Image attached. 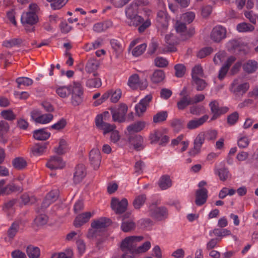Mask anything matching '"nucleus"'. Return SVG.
Wrapping results in <instances>:
<instances>
[{
    "instance_id": "13d9d810",
    "label": "nucleus",
    "mask_w": 258,
    "mask_h": 258,
    "mask_svg": "<svg viewBox=\"0 0 258 258\" xmlns=\"http://www.w3.org/2000/svg\"><path fill=\"white\" fill-rule=\"evenodd\" d=\"M167 117V113L166 111H161L158 112L153 117V121L154 122L157 123L164 121Z\"/></svg>"
},
{
    "instance_id": "0eeeda50",
    "label": "nucleus",
    "mask_w": 258,
    "mask_h": 258,
    "mask_svg": "<svg viewBox=\"0 0 258 258\" xmlns=\"http://www.w3.org/2000/svg\"><path fill=\"white\" fill-rule=\"evenodd\" d=\"M71 102L74 106L79 105L83 101V90L79 82H74L71 92Z\"/></svg>"
},
{
    "instance_id": "a18cd8bd",
    "label": "nucleus",
    "mask_w": 258,
    "mask_h": 258,
    "mask_svg": "<svg viewBox=\"0 0 258 258\" xmlns=\"http://www.w3.org/2000/svg\"><path fill=\"white\" fill-rule=\"evenodd\" d=\"M19 229V224L18 222L12 223L8 230V236L9 238L13 239L18 232Z\"/></svg>"
},
{
    "instance_id": "4d7b16f0",
    "label": "nucleus",
    "mask_w": 258,
    "mask_h": 258,
    "mask_svg": "<svg viewBox=\"0 0 258 258\" xmlns=\"http://www.w3.org/2000/svg\"><path fill=\"white\" fill-rule=\"evenodd\" d=\"M66 124V120L64 118H61L57 121L55 123L52 125L50 126V129L59 131L64 128Z\"/></svg>"
},
{
    "instance_id": "774afa93",
    "label": "nucleus",
    "mask_w": 258,
    "mask_h": 258,
    "mask_svg": "<svg viewBox=\"0 0 258 258\" xmlns=\"http://www.w3.org/2000/svg\"><path fill=\"white\" fill-rule=\"evenodd\" d=\"M238 118V113L237 111H235L228 116L227 123L231 125H234L237 121Z\"/></svg>"
},
{
    "instance_id": "f8f14e48",
    "label": "nucleus",
    "mask_w": 258,
    "mask_h": 258,
    "mask_svg": "<svg viewBox=\"0 0 258 258\" xmlns=\"http://www.w3.org/2000/svg\"><path fill=\"white\" fill-rule=\"evenodd\" d=\"M209 106L211 111L213 115L212 119H215L219 117L220 115L225 114L228 111L229 108L226 106L220 107L219 103L217 100H213L209 103Z\"/></svg>"
},
{
    "instance_id": "6e6d98bb",
    "label": "nucleus",
    "mask_w": 258,
    "mask_h": 258,
    "mask_svg": "<svg viewBox=\"0 0 258 258\" xmlns=\"http://www.w3.org/2000/svg\"><path fill=\"white\" fill-rule=\"evenodd\" d=\"M21 41L19 39L13 38L10 40H6L3 43V45L7 48H11L20 44Z\"/></svg>"
},
{
    "instance_id": "f3484780",
    "label": "nucleus",
    "mask_w": 258,
    "mask_h": 258,
    "mask_svg": "<svg viewBox=\"0 0 258 258\" xmlns=\"http://www.w3.org/2000/svg\"><path fill=\"white\" fill-rule=\"evenodd\" d=\"M249 84L247 82H245L242 84H238V80H234L230 87L231 92L237 93H242V94L245 93L249 89Z\"/></svg>"
},
{
    "instance_id": "7ed1b4c3",
    "label": "nucleus",
    "mask_w": 258,
    "mask_h": 258,
    "mask_svg": "<svg viewBox=\"0 0 258 258\" xmlns=\"http://www.w3.org/2000/svg\"><path fill=\"white\" fill-rule=\"evenodd\" d=\"M39 21L37 14L32 12H23L21 17V22L25 29L29 32H33L34 25Z\"/></svg>"
},
{
    "instance_id": "a211bd4d",
    "label": "nucleus",
    "mask_w": 258,
    "mask_h": 258,
    "mask_svg": "<svg viewBox=\"0 0 258 258\" xmlns=\"http://www.w3.org/2000/svg\"><path fill=\"white\" fill-rule=\"evenodd\" d=\"M130 143L134 146L135 150L140 151L144 148V139L139 135H130L128 138Z\"/></svg>"
},
{
    "instance_id": "680f3d73",
    "label": "nucleus",
    "mask_w": 258,
    "mask_h": 258,
    "mask_svg": "<svg viewBox=\"0 0 258 258\" xmlns=\"http://www.w3.org/2000/svg\"><path fill=\"white\" fill-rule=\"evenodd\" d=\"M225 57L226 53L224 51H220L215 54L213 61L216 64H220L225 60Z\"/></svg>"
},
{
    "instance_id": "f257e3e1",
    "label": "nucleus",
    "mask_w": 258,
    "mask_h": 258,
    "mask_svg": "<svg viewBox=\"0 0 258 258\" xmlns=\"http://www.w3.org/2000/svg\"><path fill=\"white\" fill-rule=\"evenodd\" d=\"M109 117V113L108 111L97 115L95 119V125L98 129L103 131L104 135L111 133V140L113 143H116L119 140L120 136L118 132L114 130L115 125L105 122Z\"/></svg>"
},
{
    "instance_id": "aec40b11",
    "label": "nucleus",
    "mask_w": 258,
    "mask_h": 258,
    "mask_svg": "<svg viewBox=\"0 0 258 258\" xmlns=\"http://www.w3.org/2000/svg\"><path fill=\"white\" fill-rule=\"evenodd\" d=\"M208 192V190L205 188H199L196 190L195 203L197 206H201L206 202Z\"/></svg>"
},
{
    "instance_id": "c9c22d12",
    "label": "nucleus",
    "mask_w": 258,
    "mask_h": 258,
    "mask_svg": "<svg viewBox=\"0 0 258 258\" xmlns=\"http://www.w3.org/2000/svg\"><path fill=\"white\" fill-rule=\"evenodd\" d=\"M191 104L190 97L188 95H185L177 102V107L179 110H183Z\"/></svg>"
},
{
    "instance_id": "bf43d9fd",
    "label": "nucleus",
    "mask_w": 258,
    "mask_h": 258,
    "mask_svg": "<svg viewBox=\"0 0 258 258\" xmlns=\"http://www.w3.org/2000/svg\"><path fill=\"white\" fill-rule=\"evenodd\" d=\"M139 83V77L137 74H134L130 77L128 85L133 88H136Z\"/></svg>"
},
{
    "instance_id": "cd10ccee",
    "label": "nucleus",
    "mask_w": 258,
    "mask_h": 258,
    "mask_svg": "<svg viewBox=\"0 0 258 258\" xmlns=\"http://www.w3.org/2000/svg\"><path fill=\"white\" fill-rule=\"evenodd\" d=\"M73 85L58 86L56 87L55 92L61 98H67L71 94Z\"/></svg>"
},
{
    "instance_id": "dca6fc26",
    "label": "nucleus",
    "mask_w": 258,
    "mask_h": 258,
    "mask_svg": "<svg viewBox=\"0 0 258 258\" xmlns=\"http://www.w3.org/2000/svg\"><path fill=\"white\" fill-rule=\"evenodd\" d=\"M176 31L181 35L185 36V38L191 37L195 33L194 29L187 30L186 24L180 21H177L175 25Z\"/></svg>"
},
{
    "instance_id": "e433bc0d",
    "label": "nucleus",
    "mask_w": 258,
    "mask_h": 258,
    "mask_svg": "<svg viewBox=\"0 0 258 258\" xmlns=\"http://www.w3.org/2000/svg\"><path fill=\"white\" fill-rule=\"evenodd\" d=\"M126 18L131 17L138 13V5L136 3H132L125 9Z\"/></svg>"
},
{
    "instance_id": "ddd939ff",
    "label": "nucleus",
    "mask_w": 258,
    "mask_h": 258,
    "mask_svg": "<svg viewBox=\"0 0 258 258\" xmlns=\"http://www.w3.org/2000/svg\"><path fill=\"white\" fill-rule=\"evenodd\" d=\"M152 99V95H147L136 105L135 110L136 113L138 116L142 115L146 111L147 108L149 106V104Z\"/></svg>"
},
{
    "instance_id": "69168bd1",
    "label": "nucleus",
    "mask_w": 258,
    "mask_h": 258,
    "mask_svg": "<svg viewBox=\"0 0 258 258\" xmlns=\"http://www.w3.org/2000/svg\"><path fill=\"white\" fill-rule=\"evenodd\" d=\"M154 63L157 67L163 68L167 66L168 61L163 57H157L154 59Z\"/></svg>"
},
{
    "instance_id": "58836bf2",
    "label": "nucleus",
    "mask_w": 258,
    "mask_h": 258,
    "mask_svg": "<svg viewBox=\"0 0 258 258\" xmlns=\"http://www.w3.org/2000/svg\"><path fill=\"white\" fill-rule=\"evenodd\" d=\"M254 29L253 25L245 22L239 23L236 26V29L239 32H250Z\"/></svg>"
},
{
    "instance_id": "bb28decb",
    "label": "nucleus",
    "mask_w": 258,
    "mask_h": 258,
    "mask_svg": "<svg viewBox=\"0 0 258 258\" xmlns=\"http://www.w3.org/2000/svg\"><path fill=\"white\" fill-rule=\"evenodd\" d=\"M113 24L111 20H106L95 24L93 27V30L97 33L102 32L112 27Z\"/></svg>"
},
{
    "instance_id": "c03bdc74",
    "label": "nucleus",
    "mask_w": 258,
    "mask_h": 258,
    "mask_svg": "<svg viewBox=\"0 0 258 258\" xmlns=\"http://www.w3.org/2000/svg\"><path fill=\"white\" fill-rule=\"evenodd\" d=\"M215 173L218 175L221 181H224L229 177V172L227 168L223 167L215 170Z\"/></svg>"
},
{
    "instance_id": "f704fd0d",
    "label": "nucleus",
    "mask_w": 258,
    "mask_h": 258,
    "mask_svg": "<svg viewBox=\"0 0 258 258\" xmlns=\"http://www.w3.org/2000/svg\"><path fill=\"white\" fill-rule=\"evenodd\" d=\"M145 124L144 121H137L128 126L127 130L129 133L139 132L145 127Z\"/></svg>"
},
{
    "instance_id": "473e14b6",
    "label": "nucleus",
    "mask_w": 258,
    "mask_h": 258,
    "mask_svg": "<svg viewBox=\"0 0 258 258\" xmlns=\"http://www.w3.org/2000/svg\"><path fill=\"white\" fill-rule=\"evenodd\" d=\"M50 134L46 131L45 128H41L34 131V138L40 141H43L48 139L50 137Z\"/></svg>"
},
{
    "instance_id": "4468645a",
    "label": "nucleus",
    "mask_w": 258,
    "mask_h": 258,
    "mask_svg": "<svg viewBox=\"0 0 258 258\" xmlns=\"http://www.w3.org/2000/svg\"><path fill=\"white\" fill-rule=\"evenodd\" d=\"M46 166L51 170L59 169L64 167L65 162L59 156H53L48 160Z\"/></svg>"
},
{
    "instance_id": "5fc2aeb1",
    "label": "nucleus",
    "mask_w": 258,
    "mask_h": 258,
    "mask_svg": "<svg viewBox=\"0 0 258 258\" xmlns=\"http://www.w3.org/2000/svg\"><path fill=\"white\" fill-rule=\"evenodd\" d=\"M195 18V14L192 12H188L182 14L181 20L184 23L189 24L193 21Z\"/></svg>"
},
{
    "instance_id": "7c9ffc66",
    "label": "nucleus",
    "mask_w": 258,
    "mask_h": 258,
    "mask_svg": "<svg viewBox=\"0 0 258 258\" xmlns=\"http://www.w3.org/2000/svg\"><path fill=\"white\" fill-rule=\"evenodd\" d=\"M158 185L162 190H166L172 185V181L168 175H163L159 179Z\"/></svg>"
},
{
    "instance_id": "a878e982",
    "label": "nucleus",
    "mask_w": 258,
    "mask_h": 258,
    "mask_svg": "<svg viewBox=\"0 0 258 258\" xmlns=\"http://www.w3.org/2000/svg\"><path fill=\"white\" fill-rule=\"evenodd\" d=\"M58 191L57 189L52 190L48 193L42 204L43 208H46L52 203L54 202L57 199Z\"/></svg>"
},
{
    "instance_id": "c756f323",
    "label": "nucleus",
    "mask_w": 258,
    "mask_h": 258,
    "mask_svg": "<svg viewBox=\"0 0 258 258\" xmlns=\"http://www.w3.org/2000/svg\"><path fill=\"white\" fill-rule=\"evenodd\" d=\"M244 72L248 74L255 72L258 68V63L256 61L249 59L245 62L242 66Z\"/></svg>"
},
{
    "instance_id": "6ab92c4d",
    "label": "nucleus",
    "mask_w": 258,
    "mask_h": 258,
    "mask_svg": "<svg viewBox=\"0 0 258 258\" xmlns=\"http://www.w3.org/2000/svg\"><path fill=\"white\" fill-rule=\"evenodd\" d=\"M101 155L98 149H93L90 152L89 159L94 169L99 168L101 163Z\"/></svg>"
},
{
    "instance_id": "4c0bfd02",
    "label": "nucleus",
    "mask_w": 258,
    "mask_h": 258,
    "mask_svg": "<svg viewBox=\"0 0 258 258\" xmlns=\"http://www.w3.org/2000/svg\"><path fill=\"white\" fill-rule=\"evenodd\" d=\"M12 164L15 168L18 170H22L27 165L26 161L22 157H17L12 161Z\"/></svg>"
},
{
    "instance_id": "5701e85b",
    "label": "nucleus",
    "mask_w": 258,
    "mask_h": 258,
    "mask_svg": "<svg viewBox=\"0 0 258 258\" xmlns=\"http://www.w3.org/2000/svg\"><path fill=\"white\" fill-rule=\"evenodd\" d=\"M236 58L234 56H231L228 58L225 63L221 68L218 75V79L222 80L227 74L230 67L235 61Z\"/></svg>"
},
{
    "instance_id": "a19ab883",
    "label": "nucleus",
    "mask_w": 258,
    "mask_h": 258,
    "mask_svg": "<svg viewBox=\"0 0 258 258\" xmlns=\"http://www.w3.org/2000/svg\"><path fill=\"white\" fill-rule=\"evenodd\" d=\"M192 84L199 91L204 90L207 86L206 82L201 78L192 79Z\"/></svg>"
},
{
    "instance_id": "0e129e2a",
    "label": "nucleus",
    "mask_w": 258,
    "mask_h": 258,
    "mask_svg": "<svg viewBox=\"0 0 258 258\" xmlns=\"http://www.w3.org/2000/svg\"><path fill=\"white\" fill-rule=\"evenodd\" d=\"M48 221V217L45 214H40L35 219V223L38 226H41L46 224Z\"/></svg>"
},
{
    "instance_id": "2eb2a0df",
    "label": "nucleus",
    "mask_w": 258,
    "mask_h": 258,
    "mask_svg": "<svg viewBox=\"0 0 258 258\" xmlns=\"http://www.w3.org/2000/svg\"><path fill=\"white\" fill-rule=\"evenodd\" d=\"M130 215V213H126L122 217L121 229L124 232L131 231L134 230L136 227V224L133 219L129 218Z\"/></svg>"
},
{
    "instance_id": "6e6552de",
    "label": "nucleus",
    "mask_w": 258,
    "mask_h": 258,
    "mask_svg": "<svg viewBox=\"0 0 258 258\" xmlns=\"http://www.w3.org/2000/svg\"><path fill=\"white\" fill-rule=\"evenodd\" d=\"M127 205L128 201L125 198L119 200L117 198H114L111 200V207L116 214L124 213L127 209Z\"/></svg>"
},
{
    "instance_id": "2f4dec72",
    "label": "nucleus",
    "mask_w": 258,
    "mask_h": 258,
    "mask_svg": "<svg viewBox=\"0 0 258 258\" xmlns=\"http://www.w3.org/2000/svg\"><path fill=\"white\" fill-rule=\"evenodd\" d=\"M99 67L98 62L95 60H89L86 64L85 70L89 75H93V77L97 75L96 71Z\"/></svg>"
},
{
    "instance_id": "de8ad7c7",
    "label": "nucleus",
    "mask_w": 258,
    "mask_h": 258,
    "mask_svg": "<svg viewBox=\"0 0 258 258\" xmlns=\"http://www.w3.org/2000/svg\"><path fill=\"white\" fill-rule=\"evenodd\" d=\"M146 47L147 44L146 43L140 44L133 49L132 53L134 56H139L144 52Z\"/></svg>"
},
{
    "instance_id": "39448f33",
    "label": "nucleus",
    "mask_w": 258,
    "mask_h": 258,
    "mask_svg": "<svg viewBox=\"0 0 258 258\" xmlns=\"http://www.w3.org/2000/svg\"><path fill=\"white\" fill-rule=\"evenodd\" d=\"M143 237L141 236H131L126 237L122 240L120 248L123 252H135L137 242L141 241Z\"/></svg>"
},
{
    "instance_id": "864d4df0",
    "label": "nucleus",
    "mask_w": 258,
    "mask_h": 258,
    "mask_svg": "<svg viewBox=\"0 0 258 258\" xmlns=\"http://www.w3.org/2000/svg\"><path fill=\"white\" fill-rule=\"evenodd\" d=\"M151 246V244L150 241H147L145 242L142 245L136 247L135 250L136 254L144 253L148 251Z\"/></svg>"
},
{
    "instance_id": "b1692460",
    "label": "nucleus",
    "mask_w": 258,
    "mask_h": 258,
    "mask_svg": "<svg viewBox=\"0 0 258 258\" xmlns=\"http://www.w3.org/2000/svg\"><path fill=\"white\" fill-rule=\"evenodd\" d=\"M93 216L90 212H87L78 215L74 222V226L76 227H79L87 222L90 218Z\"/></svg>"
},
{
    "instance_id": "c85d7f7f",
    "label": "nucleus",
    "mask_w": 258,
    "mask_h": 258,
    "mask_svg": "<svg viewBox=\"0 0 258 258\" xmlns=\"http://www.w3.org/2000/svg\"><path fill=\"white\" fill-rule=\"evenodd\" d=\"M208 117L207 115H204L199 118H196L188 121L187 124V128L189 130L196 129L206 121Z\"/></svg>"
},
{
    "instance_id": "3c124183",
    "label": "nucleus",
    "mask_w": 258,
    "mask_h": 258,
    "mask_svg": "<svg viewBox=\"0 0 258 258\" xmlns=\"http://www.w3.org/2000/svg\"><path fill=\"white\" fill-rule=\"evenodd\" d=\"M53 118V115L51 113L41 114L39 118H37V123L41 124H46L50 122Z\"/></svg>"
},
{
    "instance_id": "72a5a7b5",
    "label": "nucleus",
    "mask_w": 258,
    "mask_h": 258,
    "mask_svg": "<svg viewBox=\"0 0 258 258\" xmlns=\"http://www.w3.org/2000/svg\"><path fill=\"white\" fill-rule=\"evenodd\" d=\"M165 78V75L163 71L156 70L152 74L151 80L155 84H158L162 82Z\"/></svg>"
},
{
    "instance_id": "37998d69",
    "label": "nucleus",
    "mask_w": 258,
    "mask_h": 258,
    "mask_svg": "<svg viewBox=\"0 0 258 258\" xmlns=\"http://www.w3.org/2000/svg\"><path fill=\"white\" fill-rule=\"evenodd\" d=\"M191 76L192 79H195L203 77V70L201 65H196L192 68L191 72Z\"/></svg>"
},
{
    "instance_id": "9b49d317",
    "label": "nucleus",
    "mask_w": 258,
    "mask_h": 258,
    "mask_svg": "<svg viewBox=\"0 0 258 258\" xmlns=\"http://www.w3.org/2000/svg\"><path fill=\"white\" fill-rule=\"evenodd\" d=\"M127 110V107L124 104H120L118 108L112 109L111 114L114 121L123 122Z\"/></svg>"
},
{
    "instance_id": "412c9836",
    "label": "nucleus",
    "mask_w": 258,
    "mask_h": 258,
    "mask_svg": "<svg viewBox=\"0 0 258 258\" xmlns=\"http://www.w3.org/2000/svg\"><path fill=\"white\" fill-rule=\"evenodd\" d=\"M169 17L166 11H160L157 14L156 21L159 28L166 29L168 26Z\"/></svg>"
},
{
    "instance_id": "20e7f679",
    "label": "nucleus",
    "mask_w": 258,
    "mask_h": 258,
    "mask_svg": "<svg viewBox=\"0 0 258 258\" xmlns=\"http://www.w3.org/2000/svg\"><path fill=\"white\" fill-rule=\"evenodd\" d=\"M126 23L130 26H139L138 31L140 33L144 32L151 24L150 20L147 19L144 21V19L138 14L127 18Z\"/></svg>"
},
{
    "instance_id": "79ce46f5",
    "label": "nucleus",
    "mask_w": 258,
    "mask_h": 258,
    "mask_svg": "<svg viewBox=\"0 0 258 258\" xmlns=\"http://www.w3.org/2000/svg\"><path fill=\"white\" fill-rule=\"evenodd\" d=\"M26 251L30 258H38L40 255V250L37 247L29 245L27 247Z\"/></svg>"
},
{
    "instance_id": "393cba45",
    "label": "nucleus",
    "mask_w": 258,
    "mask_h": 258,
    "mask_svg": "<svg viewBox=\"0 0 258 258\" xmlns=\"http://www.w3.org/2000/svg\"><path fill=\"white\" fill-rule=\"evenodd\" d=\"M88 79L83 78L82 80L86 81V85L87 87L90 88H98L101 86L102 83L101 79L95 75V77H93V75H89L87 77Z\"/></svg>"
},
{
    "instance_id": "e2e57ef3",
    "label": "nucleus",
    "mask_w": 258,
    "mask_h": 258,
    "mask_svg": "<svg viewBox=\"0 0 258 258\" xmlns=\"http://www.w3.org/2000/svg\"><path fill=\"white\" fill-rule=\"evenodd\" d=\"M174 70L175 71V76L177 77H182L185 72V68L184 65L182 64H177L174 66Z\"/></svg>"
},
{
    "instance_id": "8fccbe9b",
    "label": "nucleus",
    "mask_w": 258,
    "mask_h": 258,
    "mask_svg": "<svg viewBox=\"0 0 258 258\" xmlns=\"http://www.w3.org/2000/svg\"><path fill=\"white\" fill-rule=\"evenodd\" d=\"M22 188L15 184H10L7 185L5 188H3V194L7 195L10 194L13 192L21 191Z\"/></svg>"
},
{
    "instance_id": "09e8293b",
    "label": "nucleus",
    "mask_w": 258,
    "mask_h": 258,
    "mask_svg": "<svg viewBox=\"0 0 258 258\" xmlns=\"http://www.w3.org/2000/svg\"><path fill=\"white\" fill-rule=\"evenodd\" d=\"M16 82L18 84V86L21 88L22 86H29L32 84L33 80L27 77H19L17 79Z\"/></svg>"
},
{
    "instance_id": "ea45409f",
    "label": "nucleus",
    "mask_w": 258,
    "mask_h": 258,
    "mask_svg": "<svg viewBox=\"0 0 258 258\" xmlns=\"http://www.w3.org/2000/svg\"><path fill=\"white\" fill-rule=\"evenodd\" d=\"M45 144H36L32 148V152L34 156H40L43 154L46 148Z\"/></svg>"
},
{
    "instance_id": "9d476101",
    "label": "nucleus",
    "mask_w": 258,
    "mask_h": 258,
    "mask_svg": "<svg viewBox=\"0 0 258 258\" xmlns=\"http://www.w3.org/2000/svg\"><path fill=\"white\" fill-rule=\"evenodd\" d=\"M205 140V133L200 132L196 137L194 142V148L189 152L191 156H195L201 152L202 145Z\"/></svg>"
},
{
    "instance_id": "49530a36",
    "label": "nucleus",
    "mask_w": 258,
    "mask_h": 258,
    "mask_svg": "<svg viewBox=\"0 0 258 258\" xmlns=\"http://www.w3.org/2000/svg\"><path fill=\"white\" fill-rule=\"evenodd\" d=\"M146 197L145 195H140L136 197L133 202V205L135 209H140L145 203Z\"/></svg>"
},
{
    "instance_id": "603ef678",
    "label": "nucleus",
    "mask_w": 258,
    "mask_h": 258,
    "mask_svg": "<svg viewBox=\"0 0 258 258\" xmlns=\"http://www.w3.org/2000/svg\"><path fill=\"white\" fill-rule=\"evenodd\" d=\"M240 42L237 40H232L229 41L227 44V48L229 50L232 51H235L236 50H240Z\"/></svg>"
},
{
    "instance_id": "052dcab7",
    "label": "nucleus",
    "mask_w": 258,
    "mask_h": 258,
    "mask_svg": "<svg viewBox=\"0 0 258 258\" xmlns=\"http://www.w3.org/2000/svg\"><path fill=\"white\" fill-rule=\"evenodd\" d=\"M67 148V142L64 139H60L59 142L58 146L55 148V152L58 154H62L64 153Z\"/></svg>"
},
{
    "instance_id": "338daca9",
    "label": "nucleus",
    "mask_w": 258,
    "mask_h": 258,
    "mask_svg": "<svg viewBox=\"0 0 258 258\" xmlns=\"http://www.w3.org/2000/svg\"><path fill=\"white\" fill-rule=\"evenodd\" d=\"M171 125L176 132H179L182 128V121L181 119L175 118L171 120Z\"/></svg>"
},
{
    "instance_id": "f03ea898",
    "label": "nucleus",
    "mask_w": 258,
    "mask_h": 258,
    "mask_svg": "<svg viewBox=\"0 0 258 258\" xmlns=\"http://www.w3.org/2000/svg\"><path fill=\"white\" fill-rule=\"evenodd\" d=\"M110 220L105 217H101L94 220L91 223V228L89 230L88 237L93 238L100 235L101 233L110 225Z\"/></svg>"
},
{
    "instance_id": "423d86ee",
    "label": "nucleus",
    "mask_w": 258,
    "mask_h": 258,
    "mask_svg": "<svg viewBox=\"0 0 258 258\" xmlns=\"http://www.w3.org/2000/svg\"><path fill=\"white\" fill-rule=\"evenodd\" d=\"M149 215L158 221H162L167 217L168 211L165 207H157L152 204L149 207Z\"/></svg>"
},
{
    "instance_id": "1a4fd4ad",
    "label": "nucleus",
    "mask_w": 258,
    "mask_h": 258,
    "mask_svg": "<svg viewBox=\"0 0 258 258\" xmlns=\"http://www.w3.org/2000/svg\"><path fill=\"white\" fill-rule=\"evenodd\" d=\"M227 30L225 27L221 25L215 26L211 33V38L215 42H220L226 37Z\"/></svg>"
},
{
    "instance_id": "4be33fe9",
    "label": "nucleus",
    "mask_w": 258,
    "mask_h": 258,
    "mask_svg": "<svg viewBox=\"0 0 258 258\" xmlns=\"http://www.w3.org/2000/svg\"><path fill=\"white\" fill-rule=\"evenodd\" d=\"M86 174L85 167L83 164H79L76 167L74 174V182L77 184L81 182Z\"/></svg>"
}]
</instances>
